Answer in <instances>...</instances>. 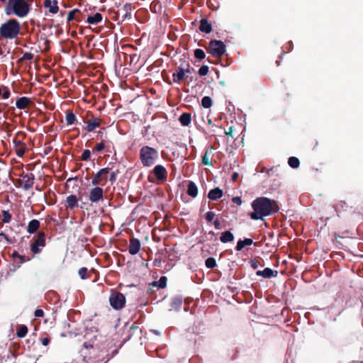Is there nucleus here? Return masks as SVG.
Listing matches in <instances>:
<instances>
[{"instance_id":"f257e3e1","label":"nucleus","mask_w":363,"mask_h":363,"mask_svg":"<svg viewBox=\"0 0 363 363\" xmlns=\"http://www.w3.org/2000/svg\"><path fill=\"white\" fill-rule=\"evenodd\" d=\"M253 211L248 213L252 220H263L265 216L278 212L279 208L274 200L267 197H259L252 203Z\"/></svg>"},{"instance_id":"f03ea898","label":"nucleus","mask_w":363,"mask_h":363,"mask_svg":"<svg viewBox=\"0 0 363 363\" xmlns=\"http://www.w3.org/2000/svg\"><path fill=\"white\" fill-rule=\"evenodd\" d=\"M21 30L20 23L16 19H9L0 26V36L13 40L18 37Z\"/></svg>"},{"instance_id":"7ed1b4c3","label":"nucleus","mask_w":363,"mask_h":363,"mask_svg":"<svg viewBox=\"0 0 363 363\" xmlns=\"http://www.w3.org/2000/svg\"><path fill=\"white\" fill-rule=\"evenodd\" d=\"M141 162L144 166L152 165L157 159V150L149 146L143 147L140 151Z\"/></svg>"},{"instance_id":"20e7f679","label":"nucleus","mask_w":363,"mask_h":363,"mask_svg":"<svg viewBox=\"0 0 363 363\" xmlns=\"http://www.w3.org/2000/svg\"><path fill=\"white\" fill-rule=\"evenodd\" d=\"M11 8L13 14L19 18L26 17L30 11V5L26 0L8 2L6 9Z\"/></svg>"},{"instance_id":"39448f33","label":"nucleus","mask_w":363,"mask_h":363,"mask_svg":"<svg viewBox=\"0 0 363 363\" xmlns=\"http://www.w3.org/2000/svg\"><path fill=\"white\" fill-rule=\"evenodd\" d=\"M226 47L224 43L218 40H211L208 43L207 51L214 57L220 58L225 52Z\"/></svg>"},{"instance_id":"423d86ee","label":"nucleus","mask_w":363,"mask_h":363,"mask_svg":"<svg viewBox=\"0 0 363 363\" xmlns=\"http://www.w3.org/2000/svg\"><path fill=\"white\" fill-rule=\"evenodd\" d=\"M111 306L116 310L121 309L125 303V296L120 292H115L111 294L109 297Z\"/></svg>"},{"instance_id":"0eeeda50","label":"nucleus","mask_w":363,"mask_h":363,"mask_svg":"<svg viewBox=\"0 0 363 363\" xmlns=\"http://www.w3.org/2000/svg\"><path fill=\"white\" fill-rule=\"evenodd\" d=\"M45 235L43 232H40L38 233V235L35 240L30 246V250L33 253L37 254L40 252L41 250L40 247H43L45 245Z\"/></svg>"},{"instance_id":"6e6552de","label":"nucleus","mask_w":363,"mask_h":363,"mask_svg":"<svg viewBox=\"0 0 363 363\" xmlns=\"http://www.w3.org/2000/svg\"><path fill=\"white\" fill-rule=\"evenodd\" d=\"M34 175L33 174H26L21 176L18 180V183L24 190H28L33 187L34 184Z\"/></svg>"},{"instance_id":"1a4fd4ad","label":"nucleus","mask_w":363,"mask_h":363,"mask_svg":"<svg viewBox=\"0 0 363 363\" xmlns=\"http://www.w3.org/2000/svg\"><path fill=\"white\" fill-rule=\"evenodd\" d=\"M350 316L344 312V310L340 311L333 318V321L337 323L340 326L346 327L350 323Z\"/></svg>"},{"instance_id":"9d476101","label":"nucleus","mask_w":363,"mask_h":363,"mask_svg":"<svg viewBox=\"0 0 363 363\" xmlns=\"http://www.w3.org/2000/svg\"><path fill=\"white\" fill-rule=\"evenodd\" d=\"M104 197V191L102 188L99 186H95L94 188L91 189L89 192V201L91 203H97L100 200H101Z\"/></svg>"},{"instance_id":"9b49d317","label":"nucleus","mask_w":363,"mask_h":363,"mask_svg":"<svg viewBox=\"0 0 363 363\" xmlns=\"http://www.w3.org/2000/svg\"><path fill=\"white\" fill-rule=\"evenodd\" d=\"M110 169L109 168H103L100 169L94 177L91 180V184L94 186H97L100 184L101 180L106 181L107 177L106 175L108 174Z\"/></svg>"},{"instance_id":"f8f14e48","label":"nucleus","mask_w":363,"mask_h":363,"mask_svg":"<svg viewBox=\"0 0 363 363\" xmlns=\"http://www.w3.org/2000/svg\"><path fill=\"white\" fill-rule=\"evenodd\" d=\"M141 248L140 241L137 238H131L128 246V252L130 255H135L138 254Z\"/></svg>"},{"instance_id":"ddd939ff","label":"nucleus","mask_w":363,"mask_h":363,"mask_svg":"<svg viewBox=\"0 0 363 363\" xmlns=\"http://www.w3.org/2000/svg\"><path fill=\"white\" fill-rule=\"evenodd\" d=\"M256 275L258 277H262L264 279H270L272 277H277L278 272L273 270L271 268L267 267L264 270H258L256 272Z\"/></svg>"},{"instance_id":"4468645a","label":"nucleus","mask_w":363,"mask_h":363,"mask_svg":"<svg viewBox=\"0 0 363 363\" xmlns=\"http://www.w3.org/2000/svg\"><path fill=\"white\" fill-rule=\"evenodd\" d=\"M131 11H132V5L131 4H125L121 8V9L118 10V14L121 15L122 20L124 21L125 19L131 18Z\"/></svg>"},{"instance_id":"2eb2a0df","label":"nucleus","mask_w":363,"mask_h":363,"mask_svg":"<svg viewBox=\"0 0 363 363\" xmlns=\"http://www.w3.org/2000/svg\"><path fill=\"white\" fill-rule=\"evenodd\" d=\"M30 104H32L31 99L26 96L20 97L16 101V106L20 110L25 109Z\"/></svg>"},{"instance_id":"dca6fc26","label":"nucleus","mask_w":363,"mask_h":363,"mask_svg":"<svg viewBox=\"0 0 363 363\" xmlns=\"http://www.w3.org/2000/svg\"><path fill=\"white\" fill-rule=\"evenodd\" d=\"M223 195V191L219 187H216L209 191L208 198L212 201H217L220 199Z\"/></svg>"},{"instance_id":"f3484780","label":"nucleus","mask_w":363,"mask_h":363,"mask_svg":"<svg viewBox=\"0 0 363 363\" xmlns=\"http://www.w3.org/2000/svg\"><path fill=\"white\" fill-rule=\"evenodd\" d=\"M44 6L47 9H48L50 13L52 14H55L58 12L59 7L57 6V0H45L44 1Z\"/></svg>"},{"instance_id":"a211bd4d","label":"nucleus","mask_w":363,"mask_h":363,"mask_svg":"<svg viewBox=\"0 0 363 363\" xmlns=\"http://www.w3.org/2000/svg\"><path fill=\"white\" fill-rule=\"evenodd\" d=\"M172 77L174 82L179 84L185 77L184 68L178 67L177 72L172 74Z\"/></svg>"},{"instance_id":"6ab92c4d","label":"nucleus","mask_w":363,"mask_h":363,"mask_svg":"<svg viewBox=\"0 0 363 363\" xmlns=\"http://www.w3.org/2000/svg\"><path fill=\"white\" fill-rule=\"evenodd\" d=\"M200 31L205 33H210L212 31V26L211 23H209L207 18H203L200 21L199 25Z\"/></svg>"},{"instance_id":"aec40b11","label":"nucleus","mask_w":363,"mask_h":363,"mask_svg":"<svg viewBox=\"0 0 363 363\" xmlns=\"http://www.w3.org/2000/svg\"><path fill=\"white\" fill-rule=\"evenodd\" d=\"M182 305V298L181 297H174L170 302L169 311H179Z\"/></svg>"},{"instance_id":"412c9836","label":"nucleus","mask_w":363,"mask_h":363,"mask_svg":"<svg viewBox=\"0 0 363 363\" xmlns=\"http://www.w3.org/2000/svg\"><path fill=\"white\" fill-rule=\"evenodd\" d=\"M186 193L189 196H191L192 198H195L197 196L198 188L194 182H192V181L189 182L188 185H187Z\"/></svg>"},{"instance_id":"4be33fe9","label":"nucleus","mask_w":363,"mask_h":363,"mask_svg":"<svg viewBox=\"0 0 363 363\" xmlns=\"http://www.w3.org/2000/svg\"><path fill=\"white\" fill-rule=\"evenodd\" d=\"M102 15L100 13H96L93 16H88L86 22L89 24L96 25L102 21Z\"/></svg>"},{"instance_id":"5701e85b","label":"nucleus","mask_w":363,"mask_h":363,"mask_svg":"<svg viewBox=\"0 0 363 363\" xmlns=\"http://www.w3.org/2000/svg\"><path fill=\"white\" fill-rule=\"evenodd\" d=\"M66 206L72 209L78 207V200L75 195H69L66 199Z\"/></svg>"},{"instance_id":"b1692460","label":"nucleus","mask_w":363,"mask_h":363,"mask_svg":"<svg viewBox=\"0 0 363 363\" xmlns=\"http://www.w3.org/2000/svg\"><path fill=\"white\" fill-rule=\"evenodd\" d=\"M179 121L183 126H189L191 122V115L189 113H183L179 118Z\"/></svg>"},{"instance_id":"393cba45","label":"nucleus","mask_w":363,"mask_h":363,"mask_svg":"<svg viewBox=\"0 0 363 363\" xmlns=\"http://www.w3.org/2000/svg\"><path fill=\"white\" fill-rule=\"evenodd\" d=\"M253 243V240L251 238H245L243 240H240L237 242L235 250L237 251H241L245 246H250Z\"/></svg>"},{"instance_id":"a878e982","label":"nucleus","mask_w":363,"mask_h":363,"mask_svg":"<svg viewBox=\"0 0 363 363\" xmlns=\"http://www.w3.org/2000/svg\"><path fill=\"white\" fill-rule=\"evenodd\" d=\"M234 238H234L233 234L230 230H226L221 233V235L220 237V240L223 243H226V242L233 241Z\"/></svg>"},{"instance_id":"bb28decb","label":"nucleus","mask_w":363,"mask_h":363,"mask_svg":"<svg viewBox=\"0 0 363 363\" xmlns=\"http://www.w3.org/2000/svg\"><path fill=\"white\" fill-rule=\"evenodd\" d=\"M40 227V222L36 219H33L28 223L27 231L32 234L35 233Z\"/></svg>"},{"instance_id":"cd10ccee","label":"nucleus","mask_w":363,"mask_h":363,"mask_svg":"<svg viewBox=\"0 0 363 363\" xmlns=\"http://www.w3.org/2000/svg\"><path fill=\"white\" fill-rule=\"evenodd\" d=\"M86 125V130L89 132H92L94 129L101 125V120L99 118H94L92 121H88Z\"/></svg>"},{"instance_id":"c85d7f7f","label":"nucleus","mask_w":363,"mask_h":363,"mask_svg":"<svg viewBox=\"0 0 363 363\" xmlns=\"http://www.w3.org/2000/svg\"><path fill=\"white\" fill-rule=\"evenodd\" d=\"M65 121L67 125H71L75 123L77 118L73 112L69 111L66 113Z\"/></svg>"},{"instance_id":"c756f323","label":"nucleus","mask_w":363,"mask_h":363,"mask_svg":"<svg viewBox=\"0 0 363 363\" xmlns=\"http://www.w3.org/2000/svg\"><path fill=\"white\" fill-rule=\"evenodd\" d=\"M288 164L291 168H298L300 165L299 160L296 157H290L288 160Z\"/></svg>"},{"instance_id":"7c9ffc66","label":"nucleus","mask_w":363,"mask_h":363,"mask_svg":"<svg viewBox=\"0 0 363 363\" xmlns=\"http://www.w3.org/2000/svg\"><path fill=\"white\" fill-rule=\"evenodd\" d=\"M213 104L212 99L210 96H204L201 99V106L205 108H209Z\"/></svg>"},{"instance_id":"2f4dec72","label":"nucleus","mask_w":363,"mask_h":363,"mask_svg":"<svg viewBox=\"0 0 363 363\" xmlns=\"http://www.w3.org/2000/svg\"><path fill=\"white\" fill-rule=\"evenodd\" d=\"M27 333H28L27 327L26 325H21L20 328H18V330L16 333V335L18 337L22 338L26 335Z\"/></svg>"},{"instance_id":"473e14b6","label":"nucleus","mask_w":363,"mask_h":363,"mask_svg":"<svg viewBox=\"0 0 363 363\" xmlns=\"http://www.w3.org/2000/svg\"><path fill=\"white\" fill-rule=\"evenodd\" d=\"M201 161L204 165H206V166H212L213 165V164L211 161L209 152L208 150H206V152L204 153V155L202 156Z\"/></svg>"},{"instance_id":"72a5a7b5","label":"nucleus","mask_w":363,"mask_h":363,"mask_svg":"<svg viewBox=\"0 0 363 363\" xmlns=\"http://www.w3.org/2000/svg\"><path fill=\"white\" fill-rule=\"evenodd\" d=\"M206 267L208 269H213L216 266V261L213 257H208L205 261Z\"/></svg>"},{"instance_id":"f704fd0d","label":"nucleus","mask_w":363,"mask_h":363,"mask_svg":"<svg viewBox=\"0 0 363 363\" xmlns=\"http://www.w3.org/2000/svg\"><path fill=\"white\" fill-rule=\"evenodd\" d=\"M194 57L196 59L201 60L205 58L206 54L203 50L197 48L194 50Z\"/></svg>"},{"instance_id":"c9c22d12","label":"nucleus","mask_w":363,"mask_h":363,"mask_svg":"<svg viewBox=\"0 0 363 363\" xmlns=\"http://www.w3.org/2000/svg\"><path fill=\"white\" fill-rule=\"evenodd\" d=\"M154 177L155 179H159V164L154 167L152 174L149 176V179L154 182Z\"/></svg>"},{"instance_id":"e433bc0d","label":"nucleus","mask_w":363,"mask_h":363,"mask_svg":"<svg viewBox=\"0 0 363 363\" xmlns=\"http://www.w3.org/2000/svg\"><path fill=\"white\" fill-rule=\"evenodd\" d=\"M167 177V172L166 169L163 166L160 165V184L164 183L166 181Z\"/></svg>"},{"instance_id":"4c0bfd02","label":"nucleus","mask_w":363,"mask_h":363,"mask_svg":"<svg viewBox=\"0 0 363 363\" xmlns=\"http://www.w3.org/2000/svg\"><path fill=\"white\" fill-rule=\"evenodd\" d=\"M79 10L77 9H74L72 11H70L67 14V20L68 22L73 21L75 19V15L78 13H79Z\"/></svg>"},{"instance_id":"58836bf2","label":"nucleus","mask_w":363,"mask_h":363,"mask_svg":"<svg viewBox=\"0 0 363 363\" xmlns=\"http://www.w3.org/2000/svg\"><path fill=\"white\" fill-rule=\"evenodd\" d=\"M87 273H88V269L86 267H82L79 269V272H78L79 276L82 279H86L89 278Z\"/></svg>"},{"instance_id":"ea45409f","label":"nucleus","mask_w":363,"mask_h":363,"mask_svg":"<svg viewBox=\"0 0 363 363\" xmlns=\"http://www.w3.org/2000/svg\"><path fill=\"white\" fill-rule=\"evenodd\" d=\"M2 216H3L2 220L4 223H8L11 221V215L10 214V213L8 211H3Z\"/></svg>"},{"instance_id":"a19ab883","label":"nucleus","mask_w":363,"mask_h":363,"mask_svg":"<svg viewBox=\"0 0 363 363\" xmlns=\"http://www.w3.org/2000/svg\"><path fill=\"white\" fill-rule=\"evenodd\" d=\"M208 67L207 65H202L199 69V74L201 77L207 75L208 72Z\"/></svg>"},{"instance_id":"79ce46f5","label":"nucleus","mask_w":363,"mask_h":363,"mask_svg":"<svg viewBox=\"0 0 363 363\" xmlns=\"http://www.w3.org/2000/svg\"><path fill=\"white\" fill-rule=\"evenodd\" d=\"M0 95L2 96L3 99H6L10 97L11 93L7 88H4V89L0 88Z\"/></svg>"},{"instance_id":"37998d69","label":"nucleus","mask_w":363,"mask_h":363,"mask_svg":"<svg viewBox=\"0 0 363 363\" xmlns=\"http://www.w3.org/2000/svg\"><path fill=\"white\" fill-rule=\"evenodd\" d=\"M25 152H26V149H25L24 146L18 147L16 150V153L17 156L19 157H22L23 156V155L25 154Z\"/></svg>"},{"instance_id":"c03bdc74","label":"nucleus","mask_w":363,"mask_h":363,"mask_svg":"<svg viewBox=\"0 0 363 363\" xmlns=\"http://www.w3.org/2000/svg\"><path fill=\"white\" fill-rule=\"evenodd\" d=\"M215 217V213L213 211H208L205 216V218L207 222H211Z\"/></svg>"},{"instance_id":"a18cd8bd","label":"nucleus","mask_w":363,"mask_h":363,"mask_svg":"<svg viewBox=\"0 0 363 363\" xmlns=\"http://www.w3.org/2000/svg\"><path fill=\"white\" fill-rule=\"evenodd\" d=\"M91 152L89 150H85L82 154V160L84 161H86L90 158Z\"/></svg>"},{"instance_id":"49530a36","label":"nucleus","mask_w":363,"mask_h":363,"mask_svg":"<svg viewBox=\"0 0 363 363\" xmlns=\"http://www.w3.org/2000/svg\"><path fill=\"white\" fill-rule=\"evenodd\" d=\"M167 281L166 277H160V289H164L167 286Z\"/></svg>"},{"instance_id":"de8ad7c7","label":"nucleus","mask_w":363,"mask_h":363,"mask_svg":"<svg viewBox=\"0 0 363 363\" xmlns=\"http://www.w3.org/2000/svg\"><path fill=\"white\" fill-rule=\"evenodd\" d=\"M250 266L252 269H256L259 266V262L256 259H251L250 262Z\"/></svg>"},{"instance_id":"09e8293b","label":"nucleus","mask_w":363,"mask_h":363,"mask_svg":"<svg viewBox=\"0 0 363 363\" xmlns=\"http://www.w3.org/2000/svg\"><path fill=\"white\" fill-rule=\"evenodd\" d=\"M33 58V55L30 52H26L22 57L23 60H30Z\"/></svg>"},{"instance_id":"8fccbe9b","label":"nucleus","mask_w":363,"mask_h":363,"mask_svg":"<svg viewBox=\"0 0 363 363\" xmlns=\"http://www.w3.org/2000/svg\"><path fill=\"white\" fill-rule=\"evenodd\" d=\"M104 147H105V145H104V143H102V142H101V143H98V144L96 145V147H95V150L99 151H99H101V150H103L104 149Z\"/></svg>"},{"instance_id":"3c124183","label":"nucleus","mask_w":363,"mask_h":363,"mask_svg":"<svg viewBox=\"0 0 363 363\" xmlns=\"http://www.w3.org/2000/svg\"><path fill=\"white\" fill-rule=\"evenodd\" d=\"M232 201L234 203H236L238 205H241L242 203V199L239 196H235L232 199Z\"/></svg>"},{"instance_id":"603ef678","label":"nucleus","mask_w":363,"mask_h":363,"mask_svg":"<svg viewBox=\"0 0 363 363\" xmlns=\"http://www.w3.org/2000/svg\"><path fill=\"white\" fill-rule=\"evenodd\" d=\"M34 314H35V317H43L44 315V312L41 309H37V310H35Z\"/></svg>"},{"instance_id":"864d4df0","label":"nucleus","mask_w":363,"mask_h":363,"mask_svg":"<svg viewBox=\"0 0 363 363\" xmlns=\"http://www.w3.org/2000/svg\"><path fill=\"white\" fill-rule=\"evenodd\" d=\"M213 225H214L215 228H216V229L220 228V222L218 219H216L214 220Z\"/></svg>"},{"instance_id":"5fc2aeb1","label":"nucleus","mask_w":363,"mask_h":363,"mask_svg":"<svg viewBox=\"0 0 363 363\" xmlns=\"http://www.w3.org/2000/svg\"><path fill=\"white\" fill-rule=\"evenodd\" d=\"M233 127H230L228 130L225 132V134L227 135H229L230 136L231 138H233Z\"/></svg>"},{"instance_id":"6e6d98bb","label":"nucleus","mask_w":363,"mask_h":363,"mask_svg":"<svg viewBox=\"0 0 363 363\" xmlns=\"http://www.w3.org/2000/svg\"><path fill=\"white\" fill-rule=\"evenodd\" d=\"M161 75H162V79H163L164 81L168 82V80H167L168 77H167V72H166V71H165V70H163V71L162 72Z\"/></svg>"},{"instance_id":"4d7b16f0","label":"nucleus","mask_w":363,"mask_h":363,"mask_svg":"<svg viewBox=\"0 0 363 363\" xmlns=\"http://www.w3.org/2000/svg\"><path fill=\"white\" fill-rule=\"evenodd\" d=\"M50 342V340L47 337H45L42 340V344L45 346L48 345Z\"/></svg>"},{"instance_id":"13d9d810","label":"nucleus","mask_w":363,"mask_h":363,"mask_svg":"<svg viewBox=\"0 0 363 363\" xmlns=\"http://www.w3.org/2000/svg\"><path fill=\"white\" fill-rule=\"evenodd\" d=\"M116 179V175L115 172H112L110 176V181L111 182H115Z\"/></svg>"},{"instance_id":"bf43d9fd","label":"nucleus","mask_w":363,"mask_h":363,"mask_svg":"<svg viewBox=\"0 0 363 363\" xmlns=\"http://www.w3.org/2000/svg\"><path fill=\"white\" fill-rule=\"evenodd\" d=\"M238 176H239V174H238V172H234V173L233 174V175H232V180H233V182H235V181L238 179Z\"/></svg>"},{"instance_id":"052dcab7","label":"nucleus","mask_w":363,"mask_h":363,"mask_svg":"<svg viewBox=\"0 0 363 363\" xmlns=\"http://www.w3.org/2000/svg\"><path fill=\"white\" fill-rule=\"evenodd\" d=\"M151 9L155 12H157V3L153 1L151 4Z\"/></svg>"},{"instance_id":"680f3d73","label":"nucleus","mask_w":363,"mask_h":363,"mask_svg":"<svg viewBox=\"0 0 363 363\" xmlns=\"http://www.w3.org/2000/svg\"><path fill=\"white\" fill-rule=\"evenodd\" d=\"M13 142H14V143H16V145L18 147V146H19V147H21V146H23V143L21 141H20V140H18V141H16V140H13Z\"/></svg>"},{"instance_id":"e2e57ef3","label":"nucleus","mask_w":363,"mask_h":363,"mask_svg":"<svg viewBox=\"0 0 363 363\" xmlns=\"http://www.w3.org/2000/svg\"><path fill=\"white\" fill-rule=\"evenodd\" d=\"M186 69H184L185 74L190 72V65L189 63L186 64Z\"/></svg>"},{"instance_id":"0e129e2a","label":"nucleus","mask_w":363,"mask_h":363,"mask_svg":"<svg viewBox=\"0 0 363 363\" xmlns=\"http://www.w3.org/2000/svg\"><path fill=\"white\" fill-rule=\"evenodd\" d=\"M151 286H157V287H159V281H154L151 284Z\"/></svg>"},{"instance_id":"69168bd1","label":"nucleus","mask_w":363,"mask_h":363,"mask_svg":"<svg viewBox=\"0 0 363 363\" xmlns=\"http://www.w3.org/2000/svg\"><path fill=\"white\" fill-rule=\"evenodd\" d=\"M345 204H346L345 201H340V203L338 205L343 207V205H345Z\"/></svg>"},{"instance_id":"338daca9","label":"nucleus","mask_w":363,"mask_h":363,"mask_svg":"<svg viewBox=\"0 0 363 363\" xmlns=\"http://www.w3.org/2000/svg\"><path fill=\"white\" fill-rule=\"evenodd\" d=\"M155 232H156V229L154 228L153 230H152V234H153V237L155 238L156 235H155Z\"/></svg>"},{"instance_id":"774afa93","label":"nucleus","mask_w":363,"mask_h":363,"mask_svg":"<svg viewBox=\"0 0 363 363\" xmlns=\"http://www.w3.org/2000/svg\"><path fill=\"white\" fill-rule=\"evenodd\" d=\"M138 327H135V328L131 327L130 328V330H138Z\"/></svg>"}]
</instances>
